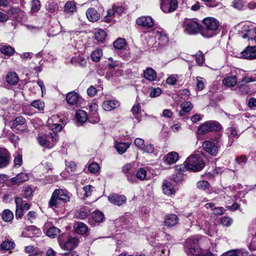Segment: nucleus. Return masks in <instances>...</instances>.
I'll return each instance as SVG.
<instances>
[{"instance_id": "f257e3e1", "label": "nucleus", "mask_w": 256, "mask_h": 256, "mask_svg": "<svg viewBox=\"0 0 256 256\" xmlns=\"http://www.w3.org/2000/svg\"><path fill=\"white\" fill-rule=\"evenodd\" d=\"M204 28L200 31V34L205 38H210L219 31L220 24L214 18L208 17L202 20Z\"/></svg>"}, {"instance_id": "f03ea898", "label": "nucleus", "mask_w": 256, "mask_h": 256, "mask_svg": "<svg viewBox=\"0 0 256 256\" xmlns=\"http://www.w3.org/2000/svg\"><path fill=\"white\" fill-rule=\"evenodd\" d=\"M198 240L196 238H188L185 242V251L188 255L194 256H216L211 252H203L199 248Z\"/></svg>"}, {"instance_id": "7ed1b4c3", "label": "nucleus", "mask_w": 256, "mask_h": 256, "mask_svg": "<svg viewBox=\"0 0 256 256\" xmlns=\"http://www.w3.org/2000/svg\"><path fill=\"white\" fill-rule=\"evenodd\" d=\"M204 158L205 156L202 153H196L186 159L185 166L188 169L194 172L200 171L204 166Z\"/></svg>"}, {"instance_id": "20e7f679", "label": "nucleus", "mask_w": 256, "mask_h": 256, "mask_svg": "<svg viewBox=\"0 0 256 256\" xmlns=\"http://www.w3.org/2000/svg\"><path fill=\"white\" fill-rule=\"evenodd\" d=\"M70 194L67 190L60 188L57 189L52 193L48 204L51 208H56L62 203L70 201Z\"/></svg>"}, {"instance_id": "39448f33", "label": "nucleus", "mask_w": 256, "mask_h": 256, "mask_svg": "<svg viewBox=\"0 0 256 256\" xmlns=\"http://www.w3.org/2000/svg\"><path fill=\"white\" fill-rule=\"evenodd\" d=\"M37 140L40 144L46 148H52L58 140L56 134H40L38 136Z\"/></svg>"}, {"instance_id": "423d86ee", "label": "nucleus", "mask_w": 256, "mask_h": 256, "mask_svg": "<svg viewBox=\"0 0 256 256\" xmlns=\"http://www.w3.org/2000/svg\"><path fill=\"white\" fill-rule=\"evenodd\" d=\"M161 10L166 13L171 12L176 10L178 6L177 0H160Z\"/></svg>"}, {"instance_id": "0eeeda50", "label": "nucleus", "mask_w": 256, "mask_h": 256, "mask_svg": "<svg viewBox=\"0 0 256 256\" xmlns=\"http://www.w3.org/2000/svg\"><path fill=\"white\" fill-rule=\"evenodd\" d=\"M221 126L215 122H206L201 124L198 129L199 134H204L209 132L218 131Z\"/></svg>"}, {"instance_id": "6e6552de", "label": "nucleus", "mask_w": 256, "mask_h": 256, "mask_svg": "<svg viewBox=\"0 0 256 256\" xmlns=\"http://www.w3.org/2000/svg\"><path fill=\"white\" fill-rule=\"evenodd\" d=\"M184 31L188 34H195L200 30V26L196 20H188L184 26Z\"/></svg>"}, {"instance_id": "1a4fd4ad", "label": "nucleus", "mask_w": 256, "mask_h": 256, "mask_svg": "<svg viewBox=\"0 0 256 256\" xmlns=\"http://www.w3.org/2000/svg\"><path fill=\"white\" fill-rule=\"evenodd\" d=\"M61 122L58 116H52L48 120V124L53 133L56 134L62 130V125L60 124Z\"/></svg>"}, {"instance_id": "9d476101", "label": "nucleus", "mask_w": 256, "mask_h": 256, "mask_svg": "<svg viewBox=\"0 0 256 256\" xmlns=\"http://www.w3.org/2000/svg\"><path fill=\"white\" fill-rule=\"evenodd\" d=\"M88 107L90 110L88 117V120L92 124L98 123L100 120V118L98 112V105L96 103H92L88 104Z\"/></svg>"}, {"instance_id": "9b49d317", "label": "nucleus", "mask_w": 256, "mask_h": 256, "mask_svg": "<svg viewBox=\"0 0 256 256\" xmlns=\"http://www.w3.org/2000/svg\"><path fill=\"white\" fill-rule=\"evenodd\" d=\"M241 56L247 60L256 59V46H248L240 53Z\"/></svg>"}, {"instance_id": "f8f14e48", "label": "nucleus", "mask_w": 256, "mask_h": 256, "mask_svg": "<svg viewBox=\"0 0 256 256\" xmlns=\"http://www.w3.org/2000/svg\"><path fill=\"white\" fill-rule=\"evenodd\" d=\"M29 179V176L26 173L22 172L18 174L16 176L12 178L8 182V186H13L14 185H18L20 183L28 180Z\"/></svg>"}, {"instance_id": "ddd939ff", "label": "nucleus", "mask_w": 256, "mask_h": 256, "mask_svg": "<svg viewBox=\"0 0 256 256\" xmlns=\"http://www.w3.org/2000/svg\"><path fill=\"white\" fill-rule=\"evenodd\" d=\"M108 200L111 204L120 206L126 203V198L124 195L112 193L108 196Z\"/></svg>"}, {"instance_id": "4468645a", "label": "nucleus", "mask_w": 256, "mask_h": 256, "mask_svg": "<svg viewBox=\"0 0 256 256\" xmlns=\"http://www.w3.org/2000/svg\"><path fill=\"white\" fill-rule=\"evenodd\" d=\"M241 32L244 33L242 38L244 39L248 38V40H254L256 43V31L252 28H250L246 26H244Z\"/></svg>"}, {"instance_id": "2eb2a0df", "label": "nucleus", "mask_w": 256, "mask_h": 256, "mask_svg": "<svg viewBox=\"0 0 256 256\" xmlns=\"http://www.w3.org/2000/svg\"><path fill=\"white\" fill-rule=\"evenodd\" d=\"M26 120L22 116H18L12 122V128L15 130L22 131L26 128Z\"/></svg>"}, {"instance_id": "dca6fc26", "label": "nucleus", "mask_w": 256, "mask_h": 256, "mask_svg": "<svg viewBox=\"0 0 256 256\" xmlns=\"http://www.w3.org/2000/svg\"><path fill=\"white\" fill-rule=\"evenodd\" d=\"M204 149L210 154L215 156L218 152V148L216 144L210 141L206 140L202 144Z\"/></svg>"}, {"instance_id": "f3484780", "label": "nucleus", "mask_w": 256, "mask_h": 256, "mask_svg": "<svg viewBox=\"0 0 256 256\" xmlns=\"http://www.w3.org/2000/svg\"><path fill=\"white\" fill-rule=\"evenodd\" d=\"M10 154L5 149L0 148V168L6 167L10 162Z\"/></svg>"}, {"instance_id": "a211bd4d", "label": "nucleus", "mask_w": 256, "mask_h": 256, "mask_svg": "<svg viewBox=\"0 0 256 256\" xmlns=\"http://www.w3.org/2000/svg\"><path fill=\"white\" fill-rule=\"evenodd\" d=\"M66 100L70 106H78L81 100V98L78 94L74 92H72L67 94Z\"/></svg>"}, {"instance_id": "6ab92c4d", "label": "nucleus", "mask_w": 256, "mask_h": 256, "mask_svg": "<svg viewBox=\"0 0 256 256\" xmlns=\"http://www.w3.org/2000/svg\"><path fill=\"white\" fill-rule=\"evenodd\" d=\"M179 218L175 214H168L164 220V225L167 228L174 226L178 222Z\"/></svg>"}, {"instance_id": "aec40b11", "label": "nucleus", "mask_w": 256, "mask_h": 256, "mask_svg": "<svg viewBox=\"0 0 256 256\" xmlns=\"http://www.w3.org/2000/svg\"><path fill=\"white\" fill-rule=\"evenodd\" d=\"M120 105V102L116 100H106L102 104L103 110L106 112L111 111L117 108Z\"/></svg>"}, {"instance_id": "412c9836", "label": "nucleus", "mask_w": 256, "mask_h": 256, "mask_svg": "<svg viewBox=\"0 0 256 256\" xmlns=\"http://www.w3.org/2000/svg\"><path fill=\"white\" fill-rule=\"evenodd\" d=\"M86 16L90 21L94 22L100 19V14L94 8H91L88 9L86 12Z\"/></svg>"}, {"instance_id": "4be33fe9", "label": "nucleus", "mask_w": 256, "mask_h": 256, "mask_svg": "<svg viewBox=\"0 0 256 256\" xmlns=\"http://www.w3.org/2000/svg\"><path fill=\"white\" fill-rule=\"evenodd\" d=\"M136 22L138 25L148 28L152 27L154 24L152 18L150 16L140 17L136 20Z\"/></svg>"}, {"instance_id": "5701e85b", "label": "nucleus", "mask_w": 256, "mask_h": 256, "mask_svg": "<svg viewBox=\"0 0 256 256\" xmlns=\"http://www.w3.org/2000/svg\"><path fill=\"white\" fill-rule=\"evenodd\" d=\"M179 156L176 152H170L165 156V162L167 164H171L176 162Z\"/></svg>"}, {"instance_id": "b1692460", "label": "nucleus", "mask_w": 256, "mask_h": 256, "mask_svg": "<svg viewBox=\"0 0 256 256\" xmlns=\"http://www.w3.org/2000/svg\"><path fill=\"white\" fill-rule=\"evenodd\" d=\"M237 81V77L236 76H227L222 80V83L226 86L231 88L236 84Z\"/></svg>"}, {"instance_id": "393cba45", "label": "nucleus", "mask_w": 256, "mask_h": 256, "mask_svg": "<svg viewBox=\"0 0 256 256\" xmlns=\"http://www.w3.org/2000/svg\"><path fill=\"white\" fill-rule=\"evenodd\" d=\"M180 107L181 108V110L180 111L179 115L182 116L185 114L189 112L192 110L193 106L190 102L186 101L182 102L180 104Z\"/></svg>"}, {"instance_id": "a878e982", "label": "nucleus", "mask_w": 256, "mask_h": 256, "mask_svg": "<svg viewBox=\"0 0 256 256\" xmlns=\"http://www.w3.org/2000/svg\"><path fill=\"white\" fill-rule=\"evenodd\" d=\"M78 240L76 237H70L64 244L68 250H71L78 246Z\"/></svg>"}, {"instance_id": "bb28decb", "label": "nucleus", "mask_w": 256, "mask_h": 256, "mask_svg": "<svg viewBox=\"0 0 256 256\" xmlns=\"http://www.w3.org/2000/svg\"><path fill=\"white\" fill-rule=\"evenodd\" d=\"M162 190L164 194L171 195L175 193L176 190L172 184L167 180H164L163 183Z\"/></svg>"}, {"instance_id": "cd10ccee", "label": "nucleus", "mask_w": 256, "mask_h": 256, "mask_svg": "<svg viewBox=\"0 0 256 256\" xmlns=\"http://www.w3.org/2000/svg\"><path fill=\"white\" fill-rule=\"evenodd\" d=\"M6 80L10 84L15 85L18 82V77L15 72H10L6 75Z\"/></svg>"}, {"instance_id": "c85d7f7f", "label": "nucleus", "mask_w": 256, "mask_h": 256, "mask_svg": "<svg viewBox=\"0 0 256 256\" xmlns=\"http://www.w3.org/2000/svg\"><path fill=\"white\" fill-rule=\"evenodd\" d=\"M144 76L146 79L150 81H153L156 78V74L154 69L150 68L145 70Z\"/></svg>"}, {"instance_id": "c756f323", "label": "nucleus", "mask_w": 256, "mask_h": 256, "mask_svg": "<svg viewBox=\"0 0 256 256\" xmlns=\"http://www.w3.org/2000/svg\"><path fill=\"white\" fill-rule=\"evenodd\" d=\"M74 228L76 232L80 234H85L88 230L87 226L82 222H76Z\"/></svg>"}, {"instance_id": "7c9ffc66", "label": "nucleus", "mask_w": 256, "mask_h": 256, "mask_svg": "<svg viewBox=\"0 0 256 256\" xmlns=\"http://www.w3.org/2000/svg\"><path fill=\"white\" fill-rule=\"evenodd\" d=\"M71 62L74 64H78L82 67L86 66L87 64V62L83 56H78L74 58H72L71 60Z\"/></svg>"}, {"instance_id": "2f4dec72", "label": "nucleus", "mask_w": 256, "mask_h": 256, "mask_svg": "<svg viewBox=\"0 0 256 256\" xmlns=\"http://www.w3.org/2000/svg\"><path fill=\"white\" fill-rule=\"evenodd\" d=\"M155 38L160 42L162 44H164L168 42L166 35L162 30H157L155 34Z\"/></svg>"}, {"instance_id": "473e14b6", "label": "nucleus", "mask_w": 256, "mask_h": 256, "mask_svg": "<svg viewBox=\"0 0 256 256\" xmlns=\"http://www.w3.org/2000/svg\"><path fill=\"white\" fill-rule=\"evenodd\" d=\"M15 244L13 241L7 240L3 241L0 244L1 249L4 250H9L13 249Z\"/></svg>"}, {"instance_id": "72a5a7b5", "label": "nucleus", "mask_w": 256, "mask_h": 256, "mask_svg": "<svg viewBox=\"0 0 256 256\" xmlns=\"http://www.w3.org/2000/svg\"><path fill=\"white\" fill-rule=\"evenodd\" d=\"M130 146L129 143L120 142L116 145L115 148L119 154H122L126 152Z\"/></svg>"}, {"instance_id": "f704fd0d", "label": "nucleus", "mask_w": 256, "mask_h": 256, "mask_svg": "<svg viewBox=\"0 0 256 256\" xmlns=\"http://www.w3.org/2000/svg\"><path fill=\"white\" fill-rule=\"evenodd\" d=\"M131 112L134 118L139 122L141 117V109L140 104H134L132 106Z\"/></svg>"}, {"instance_id": "c9c22d12", "label": "nucleus", "mask_w": 256, "mask_h": 256, "mask_svg": "<svg viewBox=\"0 0 256 256\" xmlns=\"http://www.w3.org/2000/svg\"><path fill=\"white\" fill-rule=\"evenodd\" d=\"M76 116L78 120L80 122H84L88 119V116L86 114V112H84L83 110H78L77 111Z\"/></svg>"}, {"instance_id": "e433bc0d", "label": "nucleus", "mask_w": 256, "mask_h": 256, "mask_svg": "<svg viewBox=\"0 0 256 256\" xmlns=\"http://www.w3.org/2000/svg\"><path fill=\"white\" fill-rule=\"evenodd\" d=\"M0 52L4 55L12 56L14 52V50L10 46L4 45L0 49Z\"/></svg>"}, {"instance_id": "4c0bfd02", "label": "nucleus", "mask_w": 256, "mask_h": 256, "mask_svg": "<svg viewBox=\"0 0 256 256\" xmlns=\"http://www.w3.org/2000/svg\"><path fill=\"white\" fill-rule=\"evenodd\" d=\"M248 254L246 252L241 250H230L223 254L222 256H247Z\"/></svg>"}, {"instance_id": "58836bf2", "label": "nucleus", "mask_w": 256, "mask_h": 256, "mask_svg": "<svg viewBox=\"0 0 256 256\" xmlns=\"http://www.w3.org/2000/svg\"><path fill=\"white\" fill-rule=\"evenodd\" d=\"M2 220L6 222H10L14 218L13 213L9 210H5L2 214Z\"/></svg>"}, {"instance_id": "ea45409f", "label": "nucleus", "mask_w": 256, "mask_h": 256, "mask_svg": "<svg viewBox=\"0 0 256 256\" xmlns=\"http://www.w3.org/2000/svg\"><path fill=\"white\" fill-rule=\"evenodd\" d=\"M134 163H129L126 164L122 168V172L125 174H132L134 171Z\"/></svg>"}, {"instance_id": "a19ab883", "label": "nucleus", "mask_w": 256, "mask_h": 256, "mask_svg": "<svg viewBox=\"0 0 256 256\" xmlns=\"http://www.w3.org/2000/svg\"><path fill=\"white\" fill-rule=\"evenodd\" d=\"M106 36V34L105 31L102 30H98L94 34L95 38L100 42H103Z\"/></svg>"}, {"instance_id": "79ce46f5", "label": "nucleus", "mask_w": 256, "mask_h": 256, "mask_svg": "<svg viewBox=\"0 0 256 256\" xmlns=\"http://www.w3.org/2000/svg\"><path fill=\"white\" fill-rule=\"evenodd\" d=\"M76 10V6L75 4L72 2L68 1L66 2L64 6V11L67 13H72Z\"/></svg>"}, {"instance_id": "37998d69", "label": "nucleus", "mask_w": 256, "mask_h": 256, "mask_svg": "<svg viewBox=\"0 0 256 256\" xmlns=\"http://www.w3.org/2000/svg\"><path fill=\"white\" fill-rule=\"evenodd\" d=\"M104 218V214L99 210L95 211L92 214V218L96 222H102Z\"/></svg>"}, {"instance_id": "c03bdc74", "label": "nucleus", "mask_w": 256, "mask_h": 256, "mask_svg": "<svg viewBox=\"0 0 256 256\" xmlns=\"http://www.w3.org/2000/svg\"><path fill=\"white\" fill-rule=\"evenodd\" d=\"M187 8L192 11H197L200 8V3L198 2H196L195 0H191L188 2Z\"/></svg>"}, {"instance_id": "a18cd8bd", "label": "nucleus", "mask_w": 256, "mask_h": 256, "mask_svg": "<svg viewBox=\"0 0 256 256\" xmlns=\"http://www.w3.org/2000/svg\"><path fill=\"white\" fill-rule=\"evenodd\" d=\"M60 232V229L56 227H52L46 232V235L52 238H54L58 236Z\"/></svg>"}, {"instance_id": "49530a36", "label": "nucleus", "mask_w": 256, "mask_h": 256, "mask_svg": "<svg viewBox=\"0 0 256 256\" xmlns=\"http://www.w3.org/2000/svg\"><path fill=\"white\" fill-rule=\"evenodd\" d=\"M126 40L123 38H118L114 42V46L118 50L124 48L126 46Z\"/></svg>"}, {"instance_id": "de8ad7c7", "label": "nucleus", "mask_w": 256, "mask_h": 256, "mask_svg": "<svg viewBox=\"0 0 256 256\" xmlns=\"http://www.w3.org/2000/svg\"><path fill=\"white\" fill-rule=\"evenodd\" d=\"M102 55V50L100 49L94 50L91 54L92 61L98 62Z\"/></svg>"}, {"instance_id": "09e8293b", "label": "nucleus", "mask_w": 256, "mask_h": 256, "mask_svg": "<svg viewBox=\"0 0 256 256\" xmlns=\"http://www.w3.org/2000/svg\"><path fill=\"white\" fill-rule=\"evenodd\" d=\"M31 11L33 13L38 12L40 8V3L39 0H32L31 2Z\"/></svg>"}, {"instance_id": "8fccbe9b", "label": "nucleus", "mask_w": 256, "mask_h": 256, "mask_svg": "<svg viewBox=\"0 0 256 256\" xmlns=\"http://www.w3.org/2000/svg\"><path fill=\"white\" fill-rule=\"evenodd\" d=\"M115 13L116 10L114 7H113L112 8L108 10L107 12L106 15L104 17V21L106 22H110L112 20Z\"/></svg>"}, {"instance_id": "3c124183", "label": "nucleus", "mask_w": 256, "mask_h": 256, "mask_svg": "<svg viewBox=\"0 0 256 256\" xmlns=\"http://www.w3.org/2000/svg\"><path fill=\"white\" fill-rule=\"evenodd\" d=\"M146 176V172L143 168H140L138 170L136 174V178L141 180H144Z\"/></svg>"}, {"instance_id": "603ef678", "label": "nucleus", "mask_w": 256, "mask_h": 256, "mask_svg": "<svg viewBox=\"0 0 256 256\" xmlns=\"http://www.w3.org/2000/svg\"><path fill=\"white\" fill-rule=\"evenodd\" d=\"M31 106L39 110H42L44 107V104L42 100H36L32 102Z\"/></svg>"}, {"instance_id": "864d4df0", "label": "nucleus", "mask_w": 256, "mask_h": 256, "mask_svg": "<svg viewBox=\"0 0 256 256\" xmlns=\"http://www.w3.org/2000/svg\"><path fill=\"white\" fill-rule=\"evenodd\" d=\"M100 170L99 165L96 162H92L89 165L88 170L93 174H95Z\"/></svg>"}, {"instance_id": "5fc2aeb1", "label": "nucleus", "mask_w": 256, "mask_h": 256, "mask_svg": "<svg viewBox=\"0 0 256 256\" xmlns=\"http://www.w3.org/2000/svg\"><path fill=\"white\" fill-rule=\"evenodd\" d=\"M178 78V76L176 74H172L168 77L166 80V82L168 84L174 85L176 84Z\"/></svg>"}, {"instance_id": "6e6d98bb", "label": "nucleus", "mask_w": 256, "mask_h": 256, "mask_svg": "<svg viewBox=\"0 0 256 256\" xmlns=\"http://www.w3.org/2000/svg\"><path fill=\"white\" fill-rule=\"evenodd\" d=\"M197 84L196 86L198 90H202L204 87L205 80L201 77L198 76L196 78Z\"/></svg>"}, {"instance_id": "4d7b16f0", "label": "nucleus", "mask_w": 256, "mask_h": 256, "mask_svg": "<svg viewBox=\"0 0 256 256\" xmlns=\"http://www.w3.org/2000/svg\"><path fill=\"white\" fill-rule=\"evenodd\" d=\"M20 12V10L18 7L12 6L6 10V12L10 16H15Z\"/></svg>"}, {"instance_id": "13d9d810", "label": "nucleus", "mask_w": 256, "mask_h": 256, "mask_svg": "<svg viewBox=\"0 0 256 256\" xmlns=\"http://www.w3.org/2000/svg\"><path fill=\"white\" fill-rule=\"evenodd\" d=\"M136 146L140 150H144V140L141 138H136L134 140Z\"/></svg>"}, {"instance_id": "bf43d9fd", "label": "nucleus", "mask_w": 256, "mask_h": 256, "mask_svg": "<svg viewBox=\"0 0 256 256\" xmlns=\"http://www.w3.org/2000/svg\"><path fill=\"white\" fill-rule=\"evenodd\" d=\"M196 60L198 64H202L204 62V56L200 52L196 54Z\"/></svg>"}, {"instance_id": "052dcab7", "label": "nucleus", "mask_w": 256, "mask_h": 256, "mask_svg": "<svg viewBox=\"0 0 256 256\" xmlns=\"http://www.w3.org/2000/svg\"><path fill=\"white\" fill-rule=\"evenodd\" d=\"M22 162V155L18 154L15 157L14 160V164L15 167H20Z\"/></svg>"}, {"instance_id": "680f3d73", "label": "nucleus", "mask_w": 256, "mask_h": 256, "mask_svg": "<svg viewBox=\"0 0 256 256\" xmlns=\"http://www.w3.org/2000/svg\"><path fill=\"white\" fill-rule=\"evenodd\" d=\"M222 224L226 226H230L232 223V220L228 217H223L220 220Z\"/></svg>"}, {"instance_id": "e2e57ef3", "label": "nucleus", "mask_w": 256, "mask_h": 256, "mask_svg": "<svg viewBox=\"0 0 256 256\" xmlns=\"http://www.w3.org/2000/svg\"><path fill=\"white\" fill-rule=\"evenodd\" d=\"M161 90L158 88H152L150 91V96L152 98L157 97L161 94Z\"/></svg>"}, {"instance_id": "0e129e2a", "label": "nucleus", "mask_w": 256, "mask_h": 256, "mask_svg": "<svg viewBox=\"0 0 256 256\" xmlns=\"http://www.w3.org/2000/svg\"><path fill=\"white\" fill-rule=\"evenodd\" d=\"M240 92L243 95L248 94L250 92V88L248 86L242 85L238 87Z\"/></svg>"}, {"instance_id": "69168bd1", "label": "nucleus", "mask_w": 256, "mask_h": 256, "mask_svg": "<svg viewBox=\"0 0 256 256\" xmlns=\"http://www.w3.org/2000/svg\"><path fill=\"white\" fill-rule=\"evenodd\" d=\"M208 182L206 180H200L197 183V186L199 188L205 189L208 188Z\"/></svg>"}, {"instance_id": "338daca9", "label": "nucleus", "mask_w": 256, "mask_h": 256, "mask_svg": "<svg viewBox=\"0 0 256 256\" xmlns=\"http://www.w3.org/2000/svg\"><path fill=\"white\" fill-rule=\"evenodd\" d=\"M142 150L146 152L152 154L154 152V148L152 144H149L146 146L144 145V149Z\"/></svg>"}, {"instance_id": "774afa93", "label": "nucleus", "mask_w": 256, "mask_h": 256, "mask_svg": "<svg viewBox=\"0 0 256 256\" xmlns=\"http://www.w3.org/2000/svg\"><path fill=\"white\" fill-rule=\"evenodd\" d=\"M94 188L90 185H88L84 188L85 192V196H90L92 192L93 191Z\"/></svg>"}]
</instances>
